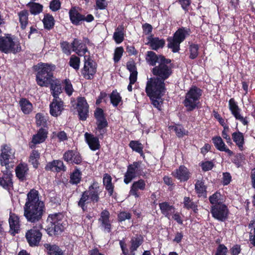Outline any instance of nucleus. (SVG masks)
<instances>
[{
    "mask_svg": "<svg viewBox=\"0 0 255 255\" xmlns=\"http://www.w3.org/2000/svg\"><path fill=\"white\" fill-rule=\"evenodd\" d=\"M45 207L43 201L40 199L39 192L31 189L27 194L23 207L24 216L27 221L35 223L39 221L45 212Z\"/></svg>",
    "mask_w": 255,
    "mask_h": 255,
    "instance_id": "obj_1",
    "label": "nucleus"
},
{
    "mask_svg": "<svg viewBox=\"0 0 255 255\" xmlns=\"http://www.w3.org/2000/svg\"><path fill=\"white\" fill-rule=\"evenodd\" d=\"M166 88L165 82L154 77L149 78L146 84L145 93L149 97L151 104L158 111L162 110L163 101L162 97L164 95Z\"/></svg>",
    "mask_w": 255,
    "mask_h": 255,
    "instance_id": "obj_2",
    "label": "nucleus"
},
{
    "mask_svg": "<svg viewBox=\"0 0 255 255\" xmlns=\"http://www.w3.org/2000/svg\"><path fill=\"white\" fill-rule=\"evenodd\" d=\"M33 68L36 72L35 81L37 84L41 87H48L54 77L53 72L55 69V65L40 62L34 65Z\"/></svg>",
    "mask_w": 255,
    "mask_h": 255,
    "instance_id": "obj_3",
    "label": "nucleus"
},
{
    "mask_svg": "<svg viewBox=\"0 0 255 255\" xmlns=\"http://www.w3.org/2000/svg\"><path fill=\"white\" fill-rule=\"evenodd\" d=\"M203 90L196 86L192 85L185 94L182 103L187 112H190L199 108L200 100Z\"/></svg>",
    "mask_w": 255,
    "mask_h": 255,
    "instance_id": "obj_4",
    "label": "nucleus"
},
{
    "mask_svg": "<svg viewBox=\"0 0 255 255\" xmlns=\"http://www.w3.org/2000/svg\"><path fill=\"white\" fill-rule=\"evenodd\" d=\"M22 51L19 40L14 35L5 34L0 36V51L5 54H15Z\"/></svg>",
    "mask_w": 255,
    "mask_h": 255,
    "instance_id": "obj_5",
    "label": "nucleus"
},
{
    "mask_svg": "<svg viewBox=\"0 0 255 255\" xmlns=\"http://www.w3.org/2000/svg\"><path fill=\"white\" fill-rule=\"evenodd\" d=\"M191 30L189 28L181 27L179 28L173 34L172 36L167 38V47L171 50L173 53L178 52L180 49V44L190 35Z\"/></svg>",
    "mask_w": 255,
    "mask_h": 255,
    "instance_id": "obj_6",
    "label": "nucleus"
},
{
    "mask_svg": "<svg viewBox=\"0 0 255 255\" xmlns=\"http://www.w3.org/2000/svg\"><path fill=\"white\" fill-rule=\"evenodd\" d=\"M171 62V59L162 57L158 65H156L151 70L154 77L164 82L168 79L173 73L172 67L168 65Z\"/></svg>",
    "mask_w": 255,
    "mask_h": 255,
    "instance_id": "obj_7",
    "label": "nucleus"
},
{
    "mask_svg": "<svg viewBox=\"0 0 255 255\" xmlns=\"http://www.w3.org/2000/svg\"><path fill=\"white\" fill-rule=\"evenodd\" d=\"M12 166L13 163L9 160H0V170L3 173L0 177V185L7 190H10L13 186L12 175L9 171Z\"/></svg>",
    "mask_w": 255,
    "mask_h": 255,
    "instance_id": "obj_8",
    "label": "nucleus"
},
{
    "mask_svg": "<svg viewBox=\"0 0 255 255\" xmlns=\"http://www.w3.org/2000/svg\"><path fill=\"white\" fill-rule=\"evenodd\" d=\"M94 116L96 121V129L99 132L98 136L100 139H102L104 134L107 132L106 128L108 127L106 115L103 109L97 108L94 111Z\"/></svg>",
    "mask_w": 255,
    "mask_h": 255,
    "instance_id": "obj_9",
    "label": "nucleus"
},
{
    "mask_svg": "<svg viewBox=\"0 0 255 255\" xmlns=\"http://www.w3.org/2000/svg\"><path fill=\"white\" fill-rule=\"evenodd\" d=\"M97 71V64L89 56H84V67L81 69V74L87 80H92Z\"/></svg>",
    "mask_w": 255,
    "mask_h": 255,
    "instance_id": "obj_10",
    "label": "nucleus"
},
{
    "mask_svg": "<svg viewBox=\"0 0 255 255\" xmlns=\"http://www.w3.org/2000/svg\"><path fill=\"white\" fill-rule=\"evenodd\" d=\"M63 218V215L60 213L49 215L47 220L49 226L48 229L49 232H53L55 234H58L62 232L64 228L62 222Z\"/></svg>",
    "mask_w": 255,
    "mask_h": 255,
    "instance_id": "obj_11",
    "label": "nucleus"
},
{
    "mask_svg": "<svg viewBox=\"0 0 255 255\" xmlns=\"http://www.w3.org/2000/svg\"><path fill=\"white\" fill-rule=\"evenodd\" d=\"M69 16L71 22L77 26L82 24L83 21L91 22L94 20V16L88 14L86 16L80 13L76 7H72L69 11Z\"/></svg>",
    "mask_w": 255,
    "mask_h": 255,
    "instance_id": "obj_12",
    "label": "nucleus"
},
{
    "mask_svg": "<svg viewBox=\"0 0 255 255\" xmlns=\"http://www.w3.org/2000/svg\"><path fill=\"white\" fill-rule=\"evenodd\" d=\"M99 200L98 191L94 189L93 185L90 186L89 190L83 193L82 196L78 202V205L81 207L83 211L85 210V206L86 204L90 203L97 202Z\"/></svg>",
    "mask_w": 255,
    "mask_h": 255,
    "instance_id": "obj_13",
    "label": "nucleus"
},
{
    "mask_svg": "<svg viewBox=\"0 0 255 255\" xmlns=\"http://www.w3.org/2000/svg\"><path fill=\"white\" fill-rule=\"evenodd\" d=\"M229 109L236 120H238L242 123L244 126L249 125L248 117H244L241 115V109L239 107L238 102L234 98H231L229 101Z\"/></svg>",
    "mask_w": 255,
    "mask_h": 255,
    "instance_id": "obj_14",
    "label": "nucleus"
},
{
    "mask_svg": "<svg viewBox=\"0 0 255 255\" xmlns=\"http://www.w3.org/2000/svg\"><path fill=\"white\" fill-rule=\"evenodd\" d=\"M41 228V225H39L38 226L33 227L26 232L25 238L30 246H36L39 244L42 237V234L40 231Z\"/></svg>",
    "mask_w": 255,
    "mask_h": 255,
    "instance_id": "obj_15",
    "label": "nucleus"
},
{
    "mask_svg": "<svg viewBox=\"0 0 255 255\" xmlns=\"http://www.w3.org/2000/svg\"><path fill=\"white\" fill-rule=\"evenodd\" d=\"M139 162H135L129 165L124 176V182L128 184L135 177L139 176L142 168L140 166Z\"/></svg>",
    "mask_w": 255,
    "mask_h": 255,
    "instance_id": "obj_16",
    "label": "nucleus"
},
{
    "mask_svg": "<svg viewBox=\"0 0 255 255\" xmlns=\"http://www.w3.org/2000/svg\"><path fill=\"white\" fill-rule=\"evenodd\" d=\"M89 105L85 97L77 98V110L80 120L86 121L89 116Z\"/></svg>",
    "mask_w": 255,
    "mask_h": 255,
    "instance_id": "obj_17",
    "label": "nucleus"
},
{
    "mask_svg": "<svg viewBox=\"0 0 255 255\" xmlns=\"http://www.w3.org/2000/svg\"><path fill=\"white\" fill-rule=\"evenodd\" d=\"M211 213L214 218L223 221L227 217L228 210L225 204H218L212 206Z\"/></svg>",
    "mask_w": 255,
    "mask_h": 255,
    "instance_id": "obj_18",
    "label": "nucleus"
},
{
    "mask_svg": "<svg viewBox=\"0 0 255 255\" xmlns=\"http://www.w3.org/2000/svg\"><path fill=\"white\" fill-rule=\"evenodd\" d=\"M9 226V233L14 236L19 233L20 230V224L19 217L14 213L10 212L8 219Z\"/></svg>",
    "mask_w": 255,
    "mask_h": 255,
    "instance_id": "obj_19",
    "label": "nucleus"
},
{
    "mask_svg": "<svg viewBox=\"0 0 255 255\" xmlns=\"http://www.w3.org/2000/svg\"><path fill=\"white\" fill-rule=\"evenodd\" d=\"M48 131L47 129L41 128L38 130L36 134L32 136V140L30 142V147L34 148L37 144L44 142L47 137Z\"/></svg>",
    "mask_w": 255,
    "mask_h": 255,
    "instance_id": "obj_20",
    "label": "nucleus"
},
{
    "mask_svg": "<svg viewBox=\"0 0 255 255\" xmlns=\"http://www.w3.org/2000/svg\"><path fill=\"white\" fill-rule=\"evenodd\" d=\"M72 51L76 53L80 56H84L87 52L89 53L88 49L86 43H84L81 40L75 38L73 39L71 43Z\"/></svg>",
    "mask_w": 255,
    "mask_h": 255,
    "instance_id": "obj_21",
    "label": "nucleus"
},
{
    "mask_svg": "<svg viewBox=\"0 0 255 255\" xmlns=\"http://www.w3.org/2000/svg\"><path fill=\"white\" fill-rule=\"evenodd\" d=\"M63 104L61 99H53L49 106L50 115L55 117L59 116L64 110Z\"/></svg>",
    "mask_w": 255,
    "mask_h": 255,
    "instance_id": "obj_22",
    "label": "nucleus"
},
{
    "mask_svg": "<svg viewBox=\"0 0 255 255\" xmlns=\"http://www.w3.org/2000/svg\"><path fill=\"white\" fill-rule=\"evenodd\" d=\"M212 140L217 149L220 151L225 152L230 156L233 155V152L227 147L221 136H214Z\"/></svg>",
    "mask_w": 255,
    "mask_h": 255,
    "instance_id": "obj_23",
    "label": "nucleus"
},
{
    "mask_svg": "<svg viewBox=\"0 0 255 255\" xmlns=\"http://www.w3.org/2000/svg\"><path fill=\"white\" fill-rule=\"evenodd\" d=\"M148 42L146 44L149 45L152 50L157 51L159 49L163 48L165 45V41L164 39H160L159 37H153L151 35L147 38Z\"/></svg>",
    "mask_w": 255,
    "mask_h": 255,
    "instance_id": "obj_24",
    "label": "nucleus"
},
{
    "mask_svg": "<svg viewBox=\"0 0 255 255\" xmlns=\"http://www.w3.org/2000/svg\"><path fill=\"white\" fill-rule=\"evenodd\" d=\"M85 137L86 142L88 143L90 148L92 150H96L100 148V144L98 136H94L93 134L86 132Z\"/></svg>",
    "mask_w": 255,
    "mask_h": 255,
    "instance_id": "obj_25",
    "label": "nucleus"
},
{
    "mask_svg": "<svg viewBox=\"0 0 255 255\" xmlns=\"http://www.w3.org/2000/svg\"><path fill=\"white\" fill-rule=\"evenodd\" d=\"M232 138L239 150L243 151L244 150V145L245 143L244 133L238 129L236 131L232 133Z\"/></svg>",
    "mask_w": 255,
    "mask_h": 255,
    "instance_id": "obj_26",
    "label": "nucleus"
},
{
    "mask_svg": "<svg viewBox=\"0 0 255 255\" xmlns=\"http://www.w3.org/2000/svg\"><path fill=\"white\" fill-rule=\"evenodd\" d=\"M0 159H13L15 158V151L6 144L1 145L0 148Z\"/></svg>",
    "mask_w": 255,
    "mask_h": 255,
    "instance_id": "obj_27",
    "label": "nucleus"
},
{
    "mask_svg": "<svg viewBox=\"0 0 255 255\" xmlns=\"http://www.w3.org/2000/svg\"><path fill=\"white\" fill-rule=\"evenodd\" d=\"M145 182L143 180L140 179L137 181L134 182L132 184L129 194L134 196L135 198L139 196V191H142L145 188Z\"/></svg>",
    "mask_w": 255,
    "mask_h": 255,
    "instance_id": "obj_28",
    "label": "nucleus"
},
{
    "mask_svg": "<svg viewBox=\"0 0 255 255\" xmlns=\"http://www.w3.org/2000/svg\"><path fill=\"white\" fill-rule=\"evenodd\" d=\"M162 57L166 58L162 54L157 55L152 51H148L146 53L145 60L149 65L155 67L157 63L159 64L160 62Z\"/></svg>",
    "mask_w": 255,
    "mask_h": 255,
    "instance_id": "obj_29",
    "label": "nucleus"
},
{
    "mask_svg": "<svg viewBox=\"0 0 255 255\" xmlns=\"http://www.w3.org/2000/svg\"><path fill=\"white\" fill-rule=\"evenodd\" d=\"M172 174L181 181H187L189 178L190 174L187 168L184 166H180Z\"/></svg>",
    "mask_w": 255,
    "mask_h": 255,
    "instance_id": "obj_30",
    "label": "nucleus"
},
{
    "mask_svg": "<svg viewBox=\"0 0 255 255\" xmlns=\"http://www.w3.org/2000/svg\"><path fill=\"white\" fill-rule=\"evenodd\" d=\"M200 45L192 42H188V58L190 60L196 59L199 55Z\"/></svg>",
    "mask_w": 255,
    "mask_h": 255,
    "instance_id": "obj_31",
    "label": "nucleus"
},
{
    "mask_svg": "<svg viewBox=\"0 0 255 255\" xmlns=\"http://www.w3.org/2000/svg\"><path fill=\"white\" fill-rule=\"evenodd\" d=\"M110 213L107 210L103 211L101 214L99 221L105 231L109 233L111 231V224L109 221Z\"/></svg>",
    "mask_w": 255,
    "mask_h": 255,
    "instance_id": "obj_32",
    "label": "nucleus"
},
{
    "mask_svg": "<svg viewBox=\"0 0 255 255\" xmlns=\"http://www.w3.org/2000/svg\"><path fill=\"white\" fill-rule=\"evenodd\" d=\"M19 105L21 110L25 115L29 114L33 110L32 104L26 98H21L19 102Z\"/></svg>",
    "mask_w": 255,
    "mask_h": 255,
    "instance_id": "obj_33",
    "label": "nucleus"
},
{
    "mask_svg": "<svg viewBox=\"0 0 255 255\" xmlns=\"http://www.w3.org/2000/svg\"><path fill=\"white\" fill-rule=\"evenodd\" d=\"M44 28L46 30L52 29L55 25V20L53 15L50 13H46L44 15L42 19Z\"/></svg>",
    "mask_w": 255,
    "mask_h": 255,
    "instance_id": "obj_34",
    "label": "nucleus"
},
{
    "mask_svg": "<svg viewBox=\"0 0 255 255\" xmlns=\"http://www.w3.org/2000/svg\"><path fill=\"white\" fill-rule=\"evenodd\" d=\"M125 28L123 24L119 25L113 34V39L117 44L122 43L124 40Z\"/></svg>",
    "mask_w": 255,
    "mask_h": 255,
    "instance_id": "obj_35",
    "label": "nucleus"
},
{
    "mask_svg": "<svg viewBox=\"0 0 255 255\" xmlns=\"http://www.w3.org/2000/svg\"><path fill=\"white\" fill-rule=\"evenodd\" d=\"M195 189L199 197L206 198L207 197V186L202 180H198L195 185Z\"/></svg>",
    "mask_w": 255,
    "mask_h": 255,
    "instance_id": "obj_36",
    "label": "nucleus"
},
{
    "mask_svg": "<svg viewBox=\"0 0 255 255\" xmlns=\"http://www.w3.org/2000/svg\"><path fill=\"white\" fill-rule=\"evenodd\" d=\"M35 123L37 127H41L43 128H47V121L48 120V116L47 114L42 113H38L36 114Z\"/></svg>",
    "mask_w": 255,
    "mask_h": 255,
    "instance_id": "obj_37",
    "label": "nucleus"
},
{
    "mask_svg": "<svg viewBox=\"0 0 255 255\" xmlns=\"http://www.w3.org/2000/svg\"><path fill=\"white\" fill-rule=\"evenodd\" d=\"M130 254L132 255H135V251L142 244L143 238L141 236H135L133 237L130 240Z\"/></svg>",
    "mask_w": 255,
    "mask_h": 255,
    "instance_id": "obj_38",
    "label": "nucleus"
},
{
    "mask_svg": "<svg viewBox=\"0 0 255 255\" xmlns=\"http://www.w3.org/2000/svg\"><path fill=\"white\" fill-rule=\"evenodd\" d=\"M159 206L161 213L169 219L175 212L174 208L167 202L160 203Z\"/></svg>",
    "mask_w": 255,
    "mask_h": 255,
    "instance_id": "obj_39",
    "label": "nucleus"
},
{
    "mask_svg": "<svg viewBox=\"0 0 255 255\" xmlns=\"http://www.w3.org/2000/svg\"><path fill=\"white\" fill-rule=\"evenodd\" d=\"M28 167L26 164L20 163L15 169V173L17 178L21 181L25 179L26 175L27 173Z\"/></svg>",
    "mask_w": 255,
    "mask_h": 255,
    "instance_id": "obj_40",
    "label": "nucleus"
},
{
    "mask_svg": "<svg viewBox=\"0 0 255 255\" xmlns=\"http://www.w3.org/2000/svg\"><path fill=\"white\" fill-rule=\"evenodd\" d=\"M49 86L54 99L59 98V95L62 92L61 86L59 82L53 79L49 84Z\"/></svg>",
    "mask_w": 255,
    "mask_h": 255,
    "instance_id": "obj_41",
    "label": "nucleus"
},
{
    "mask_svg": "<svg viewBox=\"0 0 255 255\" xmlns=\"http://www.w3.org/2000/svg\"><path fill=\"white\" fill-rule=\"evenodd\" d=\"M65 168L62 160H52L46 166L47 169L57 172L65 170Z\"/></svg>",
    "mask_w": 255,
    "mask_h": 255,
    "instance_id": "obj_42",
    "label": "nucleus"
},
{
    "mask_svg": "<svg viewBox=\"0 0 255 255\" xmlns=\"http://www.w3.org/2000/svg\"><path fill=\"white\" fill-rule=\"evenodd\" d=\"M20 28L24 30L26 28L28 22V12L26 9L22 10L18 13Z\"/></svg>",
    "mask_w": 255,
    "mask_h": 255,
    "instance_id": "obj_43",
    "label": "nucleus"
},
{
    "mask_svg": "<svg viewBox=\"0 0 255 255\" xmlns=\"http://www.w3.org/2000/svg\"><path fill=\"white\" fill-rule=\"evenodd\" d=\"M171 129L173 130L177 137L182 138L185 135H188L189 131L186 130L182 125H176L171 126L169 127Z\"/></svg>",
    "mask_w": 255,
    "mask_h": 255,
    "instance_id": "obj_44",
    "label": "nucleus"
},
{
    "mask_svg": "<svg viewBox=\"0 0 255 255\" xmlns=\"http://www.w3.org/2000/svg\"><path fill=\"white\" fill-rule=\"evenodd\" d=\"M129 146L132 150L139 153L143 158H145L143 152V145L138 140H131L129 142Z\"/></svg>",
    "mask_w": 255,
    "mask_h": 255,
    "instance_id": "obj_45",
    "label": "nucleus"
},
{
    "mask_svg": "<svg viewBox=\"0 0 255 255\" xmlns=\"http://www.w3.org/2000/svg\"><path fill=\"white\" fill-rule=\"evenodd\" d=\"M44 247L46 249L49 255H62V251L59 247L55 245L46 244Z\"/></svg>",
    "mask_w": 255,
    "mask_h": 255,
    "instance_id": "obj_46",
    "label": "nucleus"
},
{
    "mask_svg": "<svg viewBox=\"0 0 255 255\" xmlns=\"http://www.w3.org/2000/svg\"><path fill=\"white\" fill-rule=\"evenodd\" d=\"M29 8V11L31 14L37 15L41 12L43 10V6L42 4L35 2H30L28 4Z\"/></svg>",
    "mask_w": 255,
    "mask_h": 255,
    "instance_id": "obj_47",
    "label": "nucleus"
},
{
    "mask_svg": "<svg viewBox=\"0 0 255 255\" xmlns=\"http://www.w3.org/2000/svg\"><path fill=\"white\" fill-rule=\"evenodd\" d=\"M111 103L115 107H117L122 101V98L117 90H113L109 96Z\"/></svg>",
    "mask_w": 255,
    "mask_h": 255,
    "instance_id": "obj_48",
    "label": "nucleus"
},
{
    "mask_svg": "<svg viewBox=\"0 0 255 255\" xmlns=\"http://www.w3.org/2000/svg\"><path fill=\"white\" fill-rule=\"evenodd\" d=\"M103 183L110 195H112L114 191V186L112 183V177L108 174H105L103 177Z\"/></svg>",
    "mask_w": 255,
    "mask_h": 255,
    "instance_id": "obj_49",
    "label": "nucleus"
},
{
    "mask_svg": "<svg viewBox=\"0 0 255 255\" xmlns=\"http://www.w3.org/2000/svg\"><path fill=\"white\" fill-rule=\"evenodd\" d=\"M81 173L78 170H74L70 175V182L72 184H77L81 180Z\"/></svg>",
    "mask_w": 255,
    "mask_h": 255,
    "instance_id": "obj_50",
    "label": "nucleus"
},
{
    "mask_svg": "<svg viewBox=\"0 0 255 255\" xmlns=\"http://www.w3.org/2000/svg\"><path fill=\"white\" fill-rule=\"evenodd\" d=\"M80 64V58L75 55H72L69 59V65L70 66L77 71L79 69Z\"/></svg>",
    "mask_w": 255,
    "mask_h": 255,
    "instance_id": "obj_51",
    "label": "nucleus"
},
{
    "mask_svg": "<svg viewBox=\"0 0 255 255\" xmlns=\"http://www.w3.org/2000/svg\"><path fill=\"white\" fill-rule=\"evenodd\" d=\"M61 51L67 55H70L72 53V45L67 41H62L60 43Z\"/></svg>",
    "mask_w": 255,
    "mask_h": 255,
    "instance_id": "obj_52",
    "label": "nucleus"
},
{
    "mask_svg": "<svg viewBox=\"0 0 255 255\" xmlns=\"http://www.w3.org/2000/svg\"><path fill=\"white\" fill-rule=\"evenodd\" d=\"M184 207L187 209H191L194 211L197 210V205L188 197H185L183 199Z\"/></svg>",
    "mask_w": 255,
    "mask_h": 255,
    "instance_id": "obj_53",
    "label": "nucleus"
},
{
    "mask_svg": "<svg viewBox=\"0 0 255 255\" xmlns=\"http://www.w3.org/2000/svg\"><path fill=\"white\" fill-rule=\"evenodd\" d=\"M80 156L78 152L73 150L66 151L63 155V159H80Z\"/></svg>",
    "mask_w": 255,
    "mask_h": 255,
    "instance_id": "obj_54",
    "label": "nucleus"
},
{
    "mask_svg": "<svg viewBox=\"0 0 255 255\" xmlns=\"http://www.w3.org/2000/svg\"><path fill=\"white\" fill-rule=\"evenodd\" d=\"M222 199V195L218 192H215L209 197V201L213 205L218 204H223Z\"/></svg>",
    "mask_w": 255,
    "mask_h": 255,
    "instance_id": "obj_55",
    "label": "nucleus"
},
{
    "mask_svg": "<svg viewBox=\"0 0 255 255\" xmlns=\"http://www.w3.org/2000/svg\"><path fill=\"white\" fill-rule=\"evenodd\" d=\"M124 52V49L122 46L118 47L115 49L113 60L115 63H118L121 60Z\"/></svg>",
    "mask_w": 255,
    "mask_h": 255,
    "instance_id": "obj_56",
    "label": "nucleus"
},
{
    "mask_svg": "<svg viewBox=\"0 0 255 255\" xmlns=\"http://www.w3.org/2000/svg\"><path fill=\"white\" fill-rule=\"evenodd\" d=\"M230 132V128L228 125L223 127V130L222 131V136L225 139L229 145L233 144L232 139L230 137L229 133Z\"/></svg>",
    "mask_w": 255,
    "mask_h": 255,
    "instance_id": "obj_57",
    "label": "nucleus"
},
{
    "mask_svg": "<svg viewBox=\"0 0 255 255\" xmlns=\"http://www.w3.org/2000/svg\"><path fill=\"white\" fill-rule=\"evenodd\" d=\"M63 83L65 84V92L68 96H71L73 92V88L71 81L69 79H66L64 80Z\"/></svg>",
    "mask_w": 255,
    "mask_h": 255,
    "instance_id": "obj_58",
    "label": "nucleus"
},
{
    "mask_svg": "<svg viewBox=\"0 0 255 255\" xmlns=\"http://www.w3.org/2000/svg\"><path fill=\"white\" fill-rule=\"evenodd\" d=\"M61 3L60 0H52L50 2L49 8L52 11H57L60 9Z\"/></svg>",
    "mask_w": 255,
    "mask_h": 255,
    "instance_id": "obj_59",
    "label": "nucleus"
},
{
    "mask_svg": "<svg viewBox=\"0 0 255 255\" xmlns=\"http://www.w3.org/2000/svg\"><path fill=\"white\" fill-rule=\"evenodd\" d=\"M255 225V221H252L249 224V227H254V229L252 230L250 234V241L251 243L255 247V227L254 226Z\"/></svg>",
    "mask_w": 255,
    "mask_h": 255,
    "instance_id": "obj_60",
    "label": "nucleus"
},
{
    "mask_svg": "<svg viewBox=\"0 0 255 255\" xmlns=\"http://www.w3.org/2000/svg\"><path fill=\"white\" fill-rule=\"evenodd\" d=\"M127 69L130 73L137 72L136 63L133 59L129 60L127 63Z\"/></svg>",
    "mask_w": 255,
    "mask_h": 255,
    "instance_id": "obj_61",
    "label": "nucleus"
},
{
    "mask_svg": "<svg viewBox=\"0 0 255 255\" xmlns=\"http://www.w3.org/2000/svg\"><path fill=\"white\" fill-rule=\"evenodd\" d=\"M107 96L108 95L105 92H101L100 95L96 100V104L97 105H99L102 102L107 103Z\"/></svg>",
    "mask_w": 255,
    "mask_h": 255,
    "instance_id": "obj_62",
    "label": "nucleus"
},
{
    "mask_svg": "<svg viewBox=\"0 0 255 255\" xmlns=\"http://www.w3.org/2000/svg\"><path fill=\"white\" fill-rule=\"evenodd\" d=\"M178 2L185 11H188L189 7L191 3V0H178Z\"/></svg>",
    "mask_w": 255,
    "mask_h": 255,
    "instance_id": "obj_63",
    "label": "nucleus"
},
{
    "mask_svg": "<svg viewBox=\"0 0 255 255\" xmlns=\"http://www.w3.org/2000/svg\"><path fill=\"white\" fill-rule=\"evenodd\" d=\"M228 249L224 245H220L217 249L215 255H227Z\"/></svg>",
    "mask_w": 255,
    "mask_h": 255,
    "instance_id": "obj_64",
    "label": "nucleus"
}]
</instances>
